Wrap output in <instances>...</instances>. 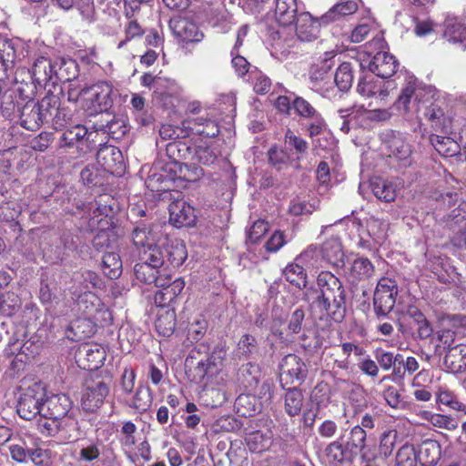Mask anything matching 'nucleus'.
<instances>
[{
    "mask_svg": "<svg viewBox=\"0 0 466 466\" xmlns=\"http://www.w3.org/2000/svg\"><path fill=\"white\" fill-rule=\"evenodd\" d=\"M417 457L421 466H435L441 458L440 444L431 440L423 441L417 450Z\"/></svg>",
    "mask_w": 466,
    "mask_h": 466,
    "instance_id": "35",
    "label": "nucleus"
},
{
    "mask_svg": "<svg viewBox=\"0 0 466 466\" xmlns=\"http://www.w3.org/2000/svg\"><path fill=\"white\" fill-rule=\"evenodd\" d=\"M320 258L319 247L318 245H310L296 258V261H299L308 267L317 268L319 267Z\"/></svg>",
    "mask_w": 466,
    "mask_h": 466,
    "instance_id": "58",
    "label": "nucleus"
},
{
    "mask_svg": "<svg viewBox=\"0 0 466 466\" xmlns=\"http://www.w3.org/2000/svg\"><path fill=\"white\" fill-rule=\"evenodd\" d=\"M397 436V431L394 430H389L382 433L379 445V452L380 455L387 458L392 453Z\"/></svg>",
    "mask_w": 466,
    "mask_h": 466,
    "instance_id": "60",
    "label": "nucleus"
},
{
    "mask_svg": "<svg viewBox=\"0 0 466 466\" xmlns=\"http://www.w3.org/2000/svg\"><path fill=\"white\" fill-rule=\"evenodd\" d=\"M70 291L73 296L76 297L77 311L85 317V319H77L71 324L72 330L78 333L80 329L86 325L89 327V329L87 331L83 330L82 333H84V336L88 337L94 333L90 323L96 326H106L112 322L111 312L95 293L90 290L82 291L80 287L76 285H74Z\"/></svg>",
    "mask_w": 466,
    "mask_h": 466,
    "instance_id": "3",
    "label": "nucleus"
},
{
    "mask_svg": "<svg viewBox=\"0 0 466 466\" xmlns=\"http://www.w3.org/2000/svg\"><path fill=\"white\" fill-rule=\"evenodd\" d=\"M28 457L33 462V466H52L46 450L41 448L29 449Z\"/></svg>",
    "mask_w": 466,
    "mask_h": 466,
    "instance_id": "64",
    "label": "nucleus"
},
{
    "mask_svg": "<svg viewBox=\"0 0 466 466\" xmlns=\"http://www.w3.org/2000/svg\"><path fill=\"white\" fill-rule=\"evenodd\" d=\"M108 198L107 195L100 196L98 200L89 203L87 206L88 229L90 231H96L93 238V246L97 249H103L109 246V233L106 229L109 226L107 218L112 208L105 200V198Z\"/></svg>",
    "mask_w": 466,
    "mask_h": 466,
    "instance_id": "5",
    "label": "nucleus"
},
{
    "mask_svg": "<svg viewBox=\"0 0 466 466\" xmlns=\"http://www.w3.org/2000/svg\"><path fill=\"white\" fill-rule=\"evenodd\" d=\"M72 407V401L66 394H54L44 400L43 412L41 417L63 420L67 416Z\"/></svg>",
    "mask_w": 466,
    "mask_h": 466,
    "instance_id": "17",
    "label": "nucleus"
},
{
    "mask_svg": "<svg viewBox=\"0 0 466 466\" xmlns=\"http://www.w3.org/2000/svg\"><path fill=\"white\" fill-rule=\"evenodd\" d=\"M281 377L287 383H300L308 374V368L305 362L295 354H288L280 363Z\"/></svg>",
    "mask_w": 466,
    "mask_h": 466,
    "instance_id": "16",
    "label": "nucleus"
},
{
    "mask_svg": "<svg viewBox=\"0 0 466 466\" xmlns=\"http://www.w3.org/2000/svg\"><path fill=\"white\" fill-rule=\"evenodd\" d=\"M374 196L385 202L395 200L397 197L396 187L392 182L377 178L370 183Z\"/></svg>",
    "mask_w": 466,
    "mask_h": 466,
    "instance_id": "40",
    "label": "nucleus"
},
{
    "mask_svg": "<svg viewBox=\"0 0 466 466\" xmlns=\"http://www.w3.org/2000/svg\"><path fill=\"white\" fill-rule=\"evenodd\" d=\"M367 441L366 431L360 426H354L350 431V440L347 442V450L351 452H356L357 449L364 448Z\"/></svg>",
    "mask_w": 466,
    "mask_h": 466,
    "instance_id": "57",
    "label": "nucleus"
},
{
    "mask_svg": "<svg viewBox=\"0 0 466 466\" xmlns=\"http://www.w3.org/2000/svg\"><path fill=\"white\" fill-rule=\"evenodd\" d=\"M304 404V396L298 388H290L284 394V410L289 417L300 414Z\"/></svg>",
    "mask_w": 466,
    "mask_h": 466,
    "instance_id": "38",
    "label": "nucleus"
},
{
    "mask_svg": "<svg viewBox=\"0 0 466 466\" xmlns=\"http://www.w3.org/2000/svg\"><path fill=\"white\" fill-rule=\"evenodd\" d=\"M102 268L104 274L111 279L119 277L122 272V261L119 255L115 252L105 253L102 258Z\"/></svg>",
    "mask_w": 466,
    "mask_h": 466,
    "instance_id": "46",
    "label": "nucleus"
},
{
    "mask_svg": "<svg viewBox=\"0 0 466 466\" xmlns=\"http://www.w3.org/2000/svg\"><path fill=\"white\" fill-rule=\"evenodd\" d=\"M321 258L333 267L344 266L345 254L341 243L338 238H331L326 240L320 247Z\"/></svg>",
    "mask_w": 466,
    "mask_h": 466,
    "instance_id": "27",
    "label": "nucleus"
},
{
    "mask_svg": "<svg viewBox=\"0 0 466 466\" xmlns=\"http://www.w3.org/2000/svg\"><path fill=\"white\" fill-rule=\"evenodd\" d=\"M444 366L451 373L466 371V344L458 343L449 349L444 356Z\"/></svg>",
    "mask_w": 466,
    "mask_h": 466,
    "instance_id": "28",
    "label": "nucleus"
},
{
    "mask_svg": "<svg viewBox=\"0 0 466 466\" xmlns=\"http://www.w3.org/2000/svg\"><path fill=\"white\" fill-rule=\"evenodd\" d=\"M387 228L388 224L379 218L372 217L367 221L368 234L377 243L384 238Z\"/></svg>",
    "mask_w": 466,
    "mask_h": 466,
    "instance_id": "59",
    "label": "nucleus"
},
{
    "mask_svg": "<svg viewBox=\"0 0 466 466\" xmlns=\"http://www.w3.org/2000/svg\"><path fill=\"white\" fill-rule=\"evenodd\" d=\"M35 103H27L22 109L20 124L27 130H37L46 122Z\"/></svg>",
    "mask_w": 466,
    "mask_h": 466,
    "instance_id": "36",
    "label": "nucleus"
},
{
    "mask_svg": "<svg viewBox=\"0 0 466 466\" xmlns=\"http://www.w3.org/2000/svg\"><path fill=\"white\" fill-rule=\"evenodd\" d=\"M194 158L202 165L211 166L218 159V152L211 146L200 145L195 150Z\"/></svg>",
    "mask_w": 466,
    "mask_h": 466,
    "instance_id": "56",
    "label": "nucleus"
},
{
    "mask_svg": "<svg viewBox=\"0 0 466 466\" xmlns=\"http://www.w3.org/2000/svg\"><path fill=\"white\" fill-rule=\"evenodd\" d=\"M375 359L380 367L384 370L392 369V373L388 377L392 381L402 380L404 379V371H402L400 364L402 361V355L392 352L385 351L383 350H377L375 351Z\"/></svg>",
    "mask_w": 466,
    "mask_h": 466,
    "instance_id": "22",
    "label": "nucleus"
},
{
    "mask_svg": "<svg viewBox=\"0 0 466 466\" xmlns=\"http://www.w3.org/2000/svg\"><path fill=\"white\" fill-rule=\"evenodd\" d=\"M162 246L161 250L163 251L165 258L163 271L168 269L169 267L178 268L187 258L186 246L181 240L175 239Z\"/></svg>",
    "mask_w": 466,
    "mask_h": 466,
    "instance_id": "23",
    "label": "nucleus"
},
{
    "mask_svg": "<svg viewBox=\"0 0 466 466\" xmlns=\"http://www.w3.org/2000/svg\"><path fill=\"white\" fill-rule=\"evenodd\" d=\"M374 271V266L369 258L359 257L345 268V277L350 283L357 284L370 279Z\"/></svg>",
    "mask_w": 466,
    "mask_h": 466,
    "instance_id": "19",
    "label": "nucleus"
},
{
    "mask_svg": "<svg viewBox=\"0 0 466 466\" xmlns=\"http://www.w3.org/2000/svg\"><path fill=\"white\" fill-rule=\"evenodd\" d=\"M275 4L277 21L284 26L293 24L297 18L296 0H275Z\"/></svg>",
    "mask_w": 466,
    "mask_h": 466,
    "instance_id": "37",
    "label": "nucleus"
},
{
    "mask_svg": "<svg viewBox=\"0 0 466 466\" xmlns=\"http://www.w3.org/2000/svg\"><path fill=\"white\" fill-rule=\"evenodd\" d=\"M327 457L333 462L341 463L344 461H352L357 452H351L347 450V445L344 447L343 444L339 441H332L326 449Z\"/></svg>",
    "mask_w": 466,
    "mask_h": 466,
    "instance_id": "49",
    "label": "nucleus"
},
{
    "mask_svg": "<svg viewBox=\"0 0 466 466\" xmlns=\"http://www.w3.org/2000/svg\"><path fill=\"white\" fill-rule=\"evenodd\" d=\"M56 64V81H71L78 76V64L76 60L62 57Z\"/></svg>",
    "mask_w": 466,
    "mask_h": 466,
    "instance_id": "39",
    "label": "nucleus"
},
{
    "mask_svg": "<svg viewBox=\"0 0 466 466\" xmlns=\"http://www.w3.org/2000/svg\"><path fill=\"white\" fill-rule=\"evenodd\" d=\"M36 106L46 122L54 119L58 124L60 120H65L66 114L60 108L59 98L55 95L43 97Z\"/></svg>",
    "mask_w": 466,
    "mask_h": 466,
    "instance_id": "29",
    "label": "nucleus"
},
{
    "mask_svg": "<svg viewBox=\"0 0 466 466\" xmlns=\"http://www.w3.org/2000/svg\"><path fill=\"white\" fill-rule=\"evenodd\" d=\"M93 132L88 131L83 125H74L66 127L59 139L60 147H76L81 153H86L91 149L90 137Z\"/></svg>",
    "mask_w": 466,
    "mask_h": 466,
    "instance_id": "11",
    "label": "nucleus"
},
{
    "mask_svg": "<svg viewBox=\"0 0 466 466\" xmlns=\"http://www.w3.org/2000/svg\"><path fill=\"white\" fill-rule=\"evenodd\" d=\"M423 116L428 120L433 123L435 128H441L445 124V117L443 110L435 105L433 98L429 103V106H426L421 112L420 116Z\"/></svg>",
    "mask_w": 466,
    "mask_h": 466,
    "instance_id": "54",
    "label": "nucleus"
},
{
    "mask_svg": "<svg viewBox=\"0 0 466 466\" xmlns=\"http://www.w3.org/2000/svg\"><path fill=\"white\" fill-rule=\"evenodd\" d=\"M155 325L159 335L168 337L173 334L176 328V313L174 309H164L161 313H158Z\"/></svg>",
    "mask_w": 466,
    "mask_h": 466,
    "instance_id": "45",
    "label": "nucleus"
},
{
    "mask_svg": "<svg viewBox=\"0 0 466 466\" xmlns=\"http://www.w3.org/2000/svg\"><path fill=\"white\" fill-rule=\"evenodd\" d=\"M116 92L111 83L101 81L81 89L78 96L83 109L88 115H96L111 107Z\"/></svg>",
    "mask_w": 466,
    "mask_h": 466,
    "instance_id": "7",
    "label": "nucleus"
},
{
    "mask_svg": "<svg viewBox=\"0 0 466 466\" xmlns=\"http://www.w3.org/2000/svg\"><path fill=\"white\" fill-rule=\"evenodd\" d=\"M258 350V342L254 336L244 334L238 340L236 354L238 358H248Z\"/></svg>",
    "mask_w": 466,
    "mask_h": 466,
    "instance_id": "55",
    "label": "nucleus"
},
{
    "mask_svg": "<svg viewBox=\"0 0 466 466\" xmlns=\"http://www.w3.org/2000/svg\"><path fill=\"white\" fill-rule=\"evenodd\" d=\"M357 10L358 4L355 0H341L320 17V22L323 24L335 22L347 15H353Z\"/></svg>",
    "mask_w": 466,
    "mask_h": 466,
    "instance_id": "33",
    "label": "nucleus"
},
{
    "mask_svg": "<svg viewBox=\"0 0 466 466\" xmlns=\"http://www.w3.org/2000/svg\"><path fill=\"white\" fill-rule=\"evenodd\" d=\"M109 388L100 379H90L86 382V387L81 399V406L87 412H94L104 402Z\"/></svg>",
    "mask_w": 466,
    "mask_h": 466,
    "instance_id": "10",
    "label": "nucleus"
},
{
    "mask_svg": "<svg viewBox=\"0 0 466 466\" xmlns=\"http://www.w3.org/2000/svg\"><path fill=\"white\" fill-rule=\"evenodd\" d=\"M98 162L102 167L111 172H118L122 169V153L112 146H105L101 147L96 155Z\"/></svg>",
    "mask_w": 466,
    "mask_h": 466,
    "instance_id": "30",
    "label": "nucleus"
},
{
    "mask_svg": "<svg viewBox=\"0 0 466 466\" xmlns=\"http://www.w3.org/2000/svg\"><path fill=\"white\" fill-rule=\"evenodd\" d=\"M399 63L396 58L388 52H378L368 64L369 70L380 78H390L392 76Z\"/></svg>",
    "mask_w": 466,
    "mask_h": 466,
    "instance_id": "18",
    "label": "nucleus"
},
{
    "mask_svg": "<svg viewBox=\"0 0 466 466\" xmlns=\"http://www.w3.org/2000/svg\"><path fill=\"white\" fill-rule=\"evenodd\" d=\"M183 126L192 132L207 137H214L219 133L217 121L208 115L188 117L183 122Z\"/></svg>",
    "mask_w": 466,
    "mask_h": 466,
    "instance_id": "24",
    "label": "nucleus"
},
{
    "mask_svg": "<svg viewBox=\"0 0 466 466\" xmlns=\"http://www.w3.org/2000/svg\"><path fill=\"white\" fill-rule=\"evenodd\" d=\"M100 454V446L98 444L88 443L81 447L76 460L79 462H93L99 458Z\"/></svg>",
    "mask_w": 466,
    "mask_h": 466,
    "instance_id": "62",
    "label": "nucleus"
},
{
    "mask_svg": "<svg viewBox=\"0 0 466 466\" xmlns=\"http://www.w3.org/2000/svg\"><path fill=\"white\" fill-rule=\"evenodd\" d=\"M340 91H348L353 83L352 66L350 63L344 62L337 69L332 82Z\"/></svg>",
    "mask_w": 466,
    "mask_h": 466,
    "instance_id": "47",
    "label": "nucleus"
},
{
    "mask_svg": "<svg viewBox=\"0 0 466 466\" xmlns=\"http://www.w3.org/2000/svg\"><path fill=\"white\" fill-rule=\"evenodd\" d=\"M77 422L71 417L59 420L57 439L62 443L75 441L78 439Z\"/></svg>",
    "mask_w": 466,
    "mask_h": 466,
    "instance_id": "41",
    "label": "nucleus"
},
{
    "mask_svg": "<svg viewBox=\"0 0 466 466\" xmlns=\"http://www.w3.org/2000/svg\"><path fill=\"white\" fill-rule=\"evenodd\" d=\"M226 356L223 346H216L209 353L206 345L199 344L190 350L185 360L186 375L192 382L207 384L218 373Z\"/></svg>",
    "mask_w": 466,
    "mask_h": 466,
    "instance_id": "2",
    "label": "nucleus"
},
{
    "mask_svg": "<svg viewBox=\"0 0 466 466\" xmlns=\"http://www.w3.org/2000/svg\"><path fill=\"white\" fill-rule=\"evenodd\" d=\"M296 34L299 40L310 42L318 38L319 23L309 13H301L297 16Z\"/></svg>",
    "mask_w": 466,
    "mask_h": 466,
    "instance_id": "26",
    "label": "nucleus"
},
{
    "mask_svg": "<svg viewBox=\"0 0 466 466\" xmlns=\"http://www.w3.org/2000/svg\"><path fill=\"white\" fill-rule=\"evenodd\" d=\"M396 87L397 85L393 80L385 81L384 78L366 75L360 79L357 90L363 96L369 97L378 95L381 99H384Z\"/></svg>",
    "mask_w": 466,
    "mask_h": 466,
    "instance_id": "12",
    "label": "nucleus"
},
{
    "mask_svg": "<svg viewBox=\"0 0 466 466\" xmlns=\"http://www.w3.org/2000/svg\"><path fill=\"white\" fill-rule=\"evenodd\" d=\"M132 241L137 248L138 256H140V252H144L145 249H161V247L157 244V241H158L157 234L145 226L137 227L133 230Z\"/></svg>",
    "mask_w": 466,
    "mask_h": 466,
    "instance_id": "32",
    "label": "nucleus"
},
{
    "mask_svg": "<svg viewBox=\"0 0 466 466\" xmlns=\"http://www.w3.org/2000/svg\"><path fill=\"white\" fill-rule=\"evenodd\" d=\"M331 64L329 65H314L309 72L310 88L322 95L329 97L334 93V86L329 75Z\"/></svg>",
    "mask_w": 466,
    "mask_h": 466,
    "instance_id": "14",
    "label": "nucleus"
},
{
    "mask_svg": "<svg viewBox=\"0 0 466 466\" xmlns=\"http://www.w3.org/2000/svg\"><path fill=\"white\" fill-rule=\"evenodd\" d=\"M318 290H312L315 297L310 305L312 309H318L321 314L330 316L335 321L340 322L346 312V293L342 282L329 271H321L317 278Z\"/></svg>",
    "mask_w": 466,
    "mask_h": 466,
    "instance_id": "1",
    "label": "nucleus"
},
{
    "mask_svg": "<svg viewBox=\"0 0 466 466\" xmlns=\"http://www.w3.org/2000/svg\"><path fill=\"white\" fill-rule=\"evenodd\" d=\"M56 64L46 56L37 57L31 69L34 82L39 86H46L49 82L56 83Z\"/></svg>",
    "mask_w": 466,
    "mask_h": 466,
    "instance_id": "21",
    "label": "nucleus"
},
{
    "mask_svg": "<svg viewBox=\"0 0 466 466\" xmlns=\"http://www.w3.org/2000/svg\"><path fill=\"white\" fill-rule=\"evenodd\" d=\"M421 417L436 428L454 431L458 427V421L451 416L424 410Z\"/></svg>",
    "mask_w": 466,
    "mask_h": 466,
    "instance_id": "48",
    "label": "nucleus"
},
{
    "mask_svg": "<svg viewBox=\"0 0 466 466\" xmlns=\"http://www.w3.org/2000/svg\"><path fill=\"white\" fill-rule=\"evenodd\" d=\"M169 219L176 227L194 225L196 216L194 208L183 199L174 200L168 208Z\"/></svg>",
    "mask_w": 466,
    "mask_h": 466,
    "instance_id": "20",
    "label": "nucleus"
},
{
    "mask_svg": "<svg viewBox=\"0 0 466 466\" xmlns=\"http://www.w3.org/2000/svg\"><path fill=\"white\" fill-rule=\"evenodd\" d=\"M417 450L413 445H403L396 454L394 466H417Z\"/></svg>",
    "mask_w": 466,
    "mask_h": 466,
    "instance_id": "53",
    "label": "nucleus"
},
{
    "mask_svg": "<svg viewBox=\"0 0 466 466\" xmlns=\"http://www.w3.org/2000/svg\"><path fill=\"white\" fill-rule=\"evenodd\" d=\"M106 357L105 348L96 343L81 345L76 354L78 365L89 370L99 369L103 365Z\"/></svg>",
    "mask_w": 466,
    "mask_h": 466,
    "instance_id": "13",
    "label": "nucleus"
},
{
    "mask_svg": "<svg viewBox=\"0 0 466 466\" xmlns=\"http://www.w3.org/2000/svg\"><path fill=\"white\" fill-rule=\"evenodd\" d=\"M45 399V386L40 382L34 383L21 392L16 403L17 414L26 420L41 416Z\"/></svg>",
    "mask_w": 466,
    "mask_h": 466,
    "instance_id": "8",
    "label": "nucleus"
},
{
    "mask_svg": "<svg viewBox=\"0 0 466 466\" xmlns=\"http://www.w3.org/2000/svg\"><path fill=\"white\" fill-rule=\"evenodd\" d=\"M430 140L436 151L445 157H453L459 152V145L449 137L432 135Z\"/></svg>",
    "mask_w": 466,
    "mask_h": 466,
    "instance_id": "43",
    "label": "nucleus"
},
{
    "mask_svg": "<svg viewBox=\"0 0 466 466\" xmlns=\"http://www.w3.org/2000/svg\"><path fill=\"white\" fill-rule=\"evenodd\" d=\"M397 294L398 286L395 280L389 278L380 279L373 297L375 313L378 316L388 315L395 306Z\"/></svg>",
    "mask_w": 466,
    "mask_h": 466,
    "instance_id": "9",
    "label": "nucleus"
},
{
    "mask_svg": "<svg viewBox=\"0 0 466 466\" xmlns=\"http://www.w3.org/2000/svg\"><path fill=\"white\" fill-rule=\"evenodd\" d=\"M165 266L164 254L161 249H145L140 252L139 262L134 267V274L137 280L146 284L164 287L167 279L160 273Z\"/></svg>",
    "mask_w": 466,
    "mask_h": 466,
    "instance_id": "6",
    "label": "nucleus"
},
{
    "mask_svg": "<svg viewBox=\"0 0 466 466\" xmlns=\"http://www.w3.org/2000/svg\"><path fill=\"white\" fill-rule=\"evenodd\" d=\"M253 75V88L258 95H264L269 92L271 88V80L262 72H255Z\"/></svg>",
    "mask_w": 466,
    "mask_h": 466,
    "instance_id": "63",
    "label": "nucleus"
},
{
    "mask_svg": "<svg viewBox=\"0 0 466 466\" xmlns=\"http://www.w3.org/2000/svg\"><path fill=\"white\" fill-rule=\"evenodd\" d=\"M151 390L147 387L139 386L129 403V406L139 411H146L151 405Z\"/></svg>",
    "mask_w": 466,
    "mask_h": 466,
    "instance_id": "52",
    "label": "nucleus"
},
{
    "mask_svg": "<svg viewBox=\"0 0 466 466\" xmlns=\"http://www.w3.org/2000/svg\"><path fill=\"white\" fill-rule=\"evenodd\" d=\"M384 144L388 156L400 162V167H407L410 163L411 149L400 134L390 132L385 135Z\"/></svg>",
    "mask_w": 466,
    "mask_h": 466,
    "instance_id": "15",
    "label": "nucleus"
},
{
    "mask_svg": "<svg viewBox=\"0 0 466 466\" xmlns=\"http://www.w3.org/2000/svg\"><path fill=\"white\" fill-rule=\"evenodd\" d=\"M433 96L434 90L431 86H420L416 77L408 76L396 101V106L399 110L420 118V112L429 106Z\"/></svg>",
    "mask_w": 466,
    "mask_h": 466,
    "instance_id": "4",
    "label": "nucleus"
},
{
    "mask_svg": "<svg viewBox=\"0 0 466 466\" xmlns=\"http://www.w3.org/2000/svg\"><path fill=\"white\" fill-rule=\"evenodd\" d=\"M171 28L174 35L182 42H199L203 38V33L198 25L186 18L171 21Z\"/></svg>",
    "mask_w": 466,
    "mask_h": 466,
    "instance_id": "25",
    "label": "nucleus"
},
{
    "mask_svg": "<svg viewBox=\"0 0 466 466\" xmlns=\"http://www.w3.org/2000/svg\"><path fill=\"white\" fill-rule=\"evenodd\" d=\"M437 403L442 404L451 410L461 411L466 415V404L461 402L458 396L446 387H441L436 393Z\"/></svg>",
    "mask_w": 466,
    "mask_h": 466,
    "instance_id": "42",
    "label": "nucleus"
},
{
    "mask_svg": "<svg viewBox=\"0 0 466 466\" xmlns=\"http://www.w3.org/2000/svg\"><path fill=\"white\" fill-rule=\"evenodd\" d=\"M132 241L137 248L138 256H140V252H144L145 249H161V247L157 244V241H158L157 234L145 226L137 227L133 230Z\"/></svg>",
    "mask_w": 466,
    "mask_h": 466,
    "instance_id": "31",
    "label": "nucleus"
},
{
    "mask_svg": "<svg viewBox=\"0 0 466 466\" xmlns=\"http://www.w3.org/2000/svg\"><path fill=\"white\" fill-rule=\"evenodd\" d=\"M158 81L161 83H158L159 86L155 89L154 94L159 98H173L180 95L182 88L175 80L160 76Z\"/></svg>",
    "mask_w": 466,
    "mask_h": 466,
    "instance_id": "50",
    "label": "nucleus"
},
{
    "mask_svg": "<svg viewBox=\"0 0 466 466\" xmlns=\"http://www.w3.org/2000/svg\"><path fill=\"white\" fill-rule=\"evenodd\" d=\"M292 106L297 114L305 119H310L319 114L309 102L302 97H296L292 102Z\"/></svg>",
    "mask_w": 466,
    "mask_h": 466,
    "instance_id": "61",
    "label": "nucleus"
},
{
    "mask_svg": "<svg viewBox=\"0 0 466 466\" xmlns=\"http://www.w3.org/2000/svg\"><path fill=\"white\" fill-rule=\"evenodd\" d=\"M96 131H103L112 137L118 138L127 133V127L122 119L113 116L110 120L106 119L102 124L95 126Z\"/></svg>",
    "mask_w": 466,
    "mask_h": 466,
    "instance_id": "51",
    "label": "nucleus"
},
{
    "mask_svg": "<svg viewBox=\"0 0 466 466\" xmlns=\"http://www.w3.org/2000/svg\"><path fill=\"white\" fill-rule=\"evenodd\" d=\"M444 37L452 44H459L461 50L466 49V27L456 17L445 21Z\"/></svg>",
    "mask_w": 466,
    "mask_h": 466,
    "instance_id": "34",
    "label": "nucleus"
},
{
    "mask_svg": "<svg viewBox=\"0 0 466 466\" xmlns=\"http://www.w3.org/2000/svg\"><path fill=\"white\" fill-rule=\"evenodd\" d=\"M282 275L291 285L299 289L306 287L307 273L303 267L297 262L287 265L282 270Z\"/></svg>",
    "mask_w": 466,
    "mask_h": 466,
    "instance_id": "44",
    "label": "nucleus"
}]
</instances>
